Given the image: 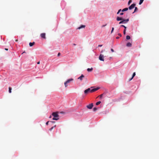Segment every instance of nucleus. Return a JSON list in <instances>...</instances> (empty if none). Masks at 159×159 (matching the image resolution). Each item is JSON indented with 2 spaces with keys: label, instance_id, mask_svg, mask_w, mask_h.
Instances as JSON below:
<instances>
[{
  "label": "nucleus",
  "instance_id": "1",
  "mask_svg": "<svg viewBox=\"0 0 159 159\" xmlns=\"http://www.w3.org/2000/svg\"><path fill=\"white\" fill-rule=\"evenodd\" d=\"M129 19H123L121 21H120L119 24H125L127 22H128L129 21Z\"/></svg>",
  "mask_w": 159,
  "mask_h": 159
},
{
  "label": "nucleus",
  "instance_id": "2",
  "mask_svg": "<svg viewBox=\"0 0 159 159\" xmlns=\"http://www.w3.org/2000/svg\"><path fill=\"white\" fill-rule=\"evenodd\" d=\"M52 115L55 118H58L59 117V116L57 112H53Z\"/></svg>",
  "mask_w": 159,
  "mask_h": 159
},
{
  "label": "nucleus",
  "instance_id": "3",
  "mask_svg": "<svg viewBox=\"0 0 159 159\" xmlns=\"http://www.w3.org/2000/svg\"><path fill=\"white\" fill-rule=\"evenodd\" d=\"M91 89L90 88H88L87 89L84 90V93L85 94H87L89 93H91Z\"/></svg>",
  "mask_w": 159,
  "mask_h": 159
},
{
  "label": "nucleus",
  "instance_id": "4",
  "mask_svg": "<svg viewBox=\"0 0 159 159\" xmlns=\"http://www.w3.org/2000/svg\"><path fill=\"white\" fill-rule=\"evenodd\" d=\"M93 106V105L92 103L89 104V105L87 106V107L89 109H91Z\"/></svg>",
  "mask_w": 159,
  "mask_h": 159
},
{
  "label": "nucleus",
  "instance_id": "5",
  "mask_svg": "<svg viewBox=\"0 0 159 159\" xmlns=\"http://www.w3.org/2000/svg\"><path fill=\"white\" fill-rule=\"evenodd\" d=\"M135 4L133 3L129 7V10H131L134 8V7L135 6Z\"/></svg>",
  "mask_w": 159,
  "mask_h": 159
},
{
  "label": "nucleus",
  "instance_id": "6",
  "mask_svg": "<svg viewBox=\"0 0 159 159\" xmlns=\"http://www.w3.org/2000/svg\"><path fill=\"white\" fill-rule=\"evenodd\" d=\"M84 78V75H83L82 74L80 77L78 78V79L80 81H82Z\"/></svg>",
  "mask_w": 159,
  "mask_h": 159
},
{
  "label": "nucleus",
  "instance_id": "7",
  "mask_svg": "<svg viewBox=\"0 0 159 159\" xmlns=\"http://www.w3.org/2000/svg\"><path fill=\"white\" fill-rule=\"evenodd\" d=\"M99 89V87H97L96 88L93 89H92L91 90V93H93V92H95L96 91L98 90Z\"/></svg>",
  "mask_w": 159,
  "mask_h": 159
},
{
  "label": "nucleus",
  "instance_id": "8",
  "mask_svg": "<svg viewBox=\"0 0 159 159\" xmlns=\"http://www.w3.org/2000/svg\"><path fill=\"white\" fill-rule=\"evenodd\" d=\"M45 35L46 34L45 33H43L41 34L40 36L42 38L45 39H46Z\"/></svg>",
  "mask_w": 159,
  "mask_h": 159
},
{
  "label": "nucleus",
  "instance_id": "9",
  "mask_svg": "<svg viewBox=\"0 0 159 159\" xmlns=\"http://www.w3.org/2000/svg\"><path fill=\"white\" fill-rule=\"evenodd\" d=\"M99 60H103L104 56L102 54H100L99 57Z\"/></svg>",
  "mask_w": 159,
  "mask_h": 159
},
{
  "label": "nucleus",
  "instance_id": "10",
  "mask_svg": "<svg viewBox=\"0 0 159 159\" xmlns=\"http://www.w3.org/2000/svg\"><path fill=\"white\" fill-rule=\"evenodd\" d=\"M73 80V79H69V80H68L66 82V83H67V84H69V83L71 81H72Z\"/></svg>",
  "mask_w": 159,
  "mask_h": 159
},
{
  "label": "nucleus",
  "instance_id": "11",
  "mask_svg": "<svg viewBox=\"0 0 159 159\" xmlns=\"http://www.w3.org/2000/svg\"><path fill=\"white\" fill-rule=\"evenodd\" d=\"M123 19L122 18L117 17L116 18V20L117 21L122 20Z\"/></svg>",
  "mask_w": 159,
  "mask_h": 159
},
{
  "label": "nucleus",
  "instance_id": "12",
  "mask_svg": "<svg viewBox=\"0 0 159 159\" xmlns=\"http://www.w3.org/2000/svg\"><path fill=\"white\" fill-rule=\"evenodd\" d=\"M126 46L128 47H131L132 46V44L130 42L126 44Z\"/></svg>",
  "mask_w": 159,
  "mask_h": 159
},
{
  "label": "nucleus",
  "instance_id": "13",
  "mask_svg": "<svg viewBox=\"0 0 159 159\" xmlns=\"http://www.w3.org/2000/svg\"><path fill=\"white\" fill-rule=\"evenodd\" d=\"M85 25H82L80 26L78 28V29H80L82 28H84L85 27Z\"/></svg>",
  "mask_w": 159,
  "mask_h": 159
},
{
  "label": "nucleus",
  "instance_id": "14",
  "mask_svg": "<svg viewBox=\"0 0 159 159\" xmlns=\"http://www.w3.org/2000/svg\"><path fill=\"white\" fill-rule=\"evenodd\" d=\"M135 73L134 72L133 74L132 77L129 80V81H130L131 80L133 79L134 77L135 76Z\"/></svg>",
  "mask_w": 159,
  "mask_h": 159
},
{
  "label": "nucleus",
  "instance_id": "15",
  "mask_svg": "<svg viewBox=\"0 0 159 159\" xmlns=\"http://www.w3.org/2000/svg\"><path fill=\"white\" fill-rule=\"evenodd\" d=\"M34 44V42H33V43L30 42L29 43V45L30 47L32 46Z\"/></svg>",
  "mask_w": 159,
  "mask_h": 159
},
{
  "label": "nucleus",
  "instance_id": "16",
  "mask_svg": "<svg viewBox=\"0 0 159 159\" xmlns=\"http://www.w3.org/2000/svg\"><path fill=\"white\" fill-rule=\"evenodd\" d=\"M128 10V8H125L123 9H122V11L123 12L124 11H127Z\"/></svg>",
  "mask_w": 159,
  "mask_h": 159
},
{
  "label": "nucleus",
  "instance_id": "17",
  "mask_svg": "<svg viewBox=\"0 0 159 159\" xmlns=\"http://www.w3.org/2000/svg\"><path fill=\"white\" fill-rule=\"evenodd\" d=\"M93 69L92 68H88L87 69V71L89 72L91 71Z\"/></svg>",
  "mask_w": 159,
  "mask_h": 159
},
{
  "label": "nucleus",
  "instance_id": "18",
  "mask_svg": "<svg viewBox=\"0 0 159 159\" xmlns=\"http://www.w3.org/2000/svg\"><path fill=\"white\" fill-rule=\"evenodd\" d=\"M144 0H140L139 2V5H141L142 4V3H143V1Z\"/></svg>",
  "mask_w": 159,
  "mask_h": 159
},
{
  "label": "nucleus",
  "instance_id": "19",
  "mask_svg": "<svg viewBox=\"0 0 159 159\" xmlns=\"http://www.w3.org/2000/svg\"><path fill=\"white\" fill-rule=\"evenodd\" d=\"M130 36L129 35H127L126 36V39H127V40H128V39H130Z\"/></svg>",
  "mask_w": 159,
  "mask_h": 159
},
{
  "label": "nucleus",
  "instance_id": "20",
  "mask_svg": "<svg viewBox=\"0 0 159 159\" xmlns=\"http://www.w3.org/2000/svg\"><path fill=\"white\" fill-rule=\"evenodd\" d=\"M120 27H123V28H124L126 30V27H125V25H120Z\"/></svg>",
  "mask_w": 159,
  "mask_h": 159
},
{
  "label": "nucleus",
  "instance_id": "21",
  "mask_svg": "<svg viewBox=\"0 0 159 159\" xmlns=\"http://www.w3.org/2000/svg\"><path fill=\"white\" fill-rule=\"evenodd\" d=\"M101 103V102L100 101L98 102H96V105H98L100 104Z\"/></svg>",
  "mask_w": 159,
  "mask_h": 159
},
{
  "label": "nucleus",
  "instance_id": "22",
  "mask_svg": "<svg viewBox=\"0 0 159 159\" xmlns=\"http://www.w3.org/2000/svg\"><path fill=\"white\" fill-rule=\"evenodd\" d=\"M132 2V0H129L128 2V5H129Z\"/></svg>",
  "mask_w": 159,
  "mask_h": 159
},
{
  "label": "nucleus",
  "instance_id": "23",
  "mask_svg": "<svg viewBox=\"0 0 159 159\" xmlns=\"http://www.w3.org/2000/svg\"><path fill=\"white\" fill-rule=\"evenodd\" d=\"M138 10V8L137 7H135V9H134V11L133 12V13H134V12H135V11H136L137 10Z\"/></svg>",
  "mask_w": 159,
  "mask_h": 159
},
{
  "label": "nucleus",
  "instance_id": "24",
  "mask_svg": "<svg viewBox=\"0 0 159 159\" xmlns=\"http://www.w3.org/2000/svg\"><path fill=\"white\" fill-rule=\"evenodd\" d=\"M66 82H65L64 83V85L65 86V87H66L68 86Z\"/></svg>",
  "mask_w": 159,
  "mask_h": 159
},
{
  "label": "nucleus",
  "instance_id": "25",
  "mask_svg": "<svg viewBox=\"0 0 159 159\" xmlns=\"http://www.w3.org/2000/svg\"><path fill=\"white\" fill-rule=\"evenodd\" d=\"M59 119V118H55V117H54V118H52V120H57Z\"/></svg>",
  "mask_w": 159,
  "mask_h": 159
},
{
  "label": "nucleus",
  "instance_id": "26",
  "mask_svg": "<svg viewBox=\"0 0 159 159\" xmlns=\"http://www.w3.org/2000/svg\"><path fill=\"white\" fill-rule=\"evenodd\" d=\"M97 110V108L96 107H94L93 108V110L94 111H96Z\"/></svg>",
  "mask_w": 159,
  "mask_h": 159
},
{
  "label": "nucleus",
  "instance_id": "27",
  "mask_svg": "<svg viewBox=\"0 0 159 159\" xmlns=\"http://www.w3.org/2000/svg\"><path fill=\"white\" fill-rule=\"evenodd\" d=\"M103 95V94H101L99 96V97H100V98H102V96Z\"/></svg>",
  "mask_w": 159,
  "mask_h": 159
},
{
  "label": "nucleus",
  "instance_id": "28",
  "mask_svg": "<svg viewBox=\"0 0 159 159\" xmlns=\"http://www.w3.org/2000/svg\"><path fill=\"white\" fill-rule=\"evenodd\" d=\"M121 11V9H119V10H118V11L117 12V14H119V13L120 12V11Z\"/></svg>",
  "mask_w": 159,
  "mask_h": 159
},
{
  "label": "nucleus",
  "instance_id": "29",
  "mask_svg": "<svg viewBox=\"0 0 159 159\" xmlns=\"http://www.w3.org/2000/svg\"><path fill=\"white\" fill-rule=\"evenodd\" d=\"M54 128V127H52L50 129H49V130L50 131H52V130Z\"/></svg>",
  "mask_w": 159,
  "mask_h": 159
},
{
  "label": "nucleus",
  "instance_id": "30",
  "mask_svg": "<svg viewBox=\"0 0 159 159\" xmlns=\"http://www.w3.org/2000/svg\"><path fill=\"white\" fill-rule=\"evenodd\" d=\"M123 33L124 34H125L126 33V30L124 29L123 31Z\"/></svg>",
  "mask_w": 159,
  "mask_h": 159
},
{
  "label": "nucleus",
  "instance_id": "31",
  "mask_svg": "<svg viewBox=\"0 0 159 159\" xmlns=\"http://www.w3.org/2000/svg\"><path fill=\"white\" fill-rule=\"evenodd\" d=\"M114 30V28L113 27H112V28L111 31V33H112L113 31Z\"/></svg>",
  "mask_w": 159,
  "mask_h": 159
},
{
  "label": "nucleus",
  "instance_id": "32",
  "mask_svg": "<svg viewBox=\"0 0 159 159\" xmlns=\"http://www.w3.org/2000/svg\"><path fill=\"white\" fill-rule=\"evenodd\" d=\"M111 51L112 52H114V50H113V49H112V48H111Z\"/></svg>",
  "mask_w": 159,
  "mask_h": 159
},
{
  "label": "nucleus",
  "instance_id": "33",
  "mask_svg": "<svg viewBox=\"0 0 159 159\" xmlns=\"http://www.w3.org/2000/svg\"><path fill=\"white\" fill-rule=\"evenodd\" d=\"M102 45H98V47H102Z\"/></svg>",
  "mask_w": 159,
  "mask_h": 159
},
{
  "label": "nucleus",
  "instance_id": "34",
  "mask_svg": "<svg viewBox=\"0 0 159 159\" xmlns=\"http://www.w3.org/2000/svg\"><path fill=\"white\" fill-rule=\"evenodd\" d=\"M49 121H47L46 123V125H48V122H49Z\"/></svg>",
  "mask_w": 159,
  "mask_h": 159
},
{
  "label": "nucleus",
  "instance_id": "35",
  "mask_svg": "<svg viewBox=\"0 0 159 159\" xmlns=\"http://www.w3.org/2000/svg\"><path fill=\"white\" fill-rule=\"evenodd\" d=\"M123 14H124V13L123 12H121L120 13V15H123Z\"/></svg>",
  "mask_w": 159,
  "mask_h": 159
},
{
  "label": "nucleus",
  "instance_id": "36",
  "mask_svg": "<svg viewBox=\"0 0 159 159\" xmlns=\"http://www.w3.org/2000/svg\"><path fill=\"white\" fill-rule=\"evenodd\" d=\"M106 25H106H106H102V27H104V26H106Z\"/></svg>",
  "mask_w": 159,
  "mask_h": 159
},
{
  "label": "nucleus",
  "instance_id": "37",
  "mask_svg": "<svg viewBox=\"0 0 159 159\" xmlns=\"http://www.w3.org/2000/svg\"><path fill=\"white\" fill-rule=\"evenodd\" d=\"M60 55V53H58V54L57 56H59Z\"/></svg>",
  "mask_w": 159,
  "mask_h": 159
},
{
  "label": "nucleus",
  "instance_id": "38",
  "mask_svg": "<svg viewBox=\"0 0 159 159\" xmlns=\"http://www.w3.org/2000/svg\"><path fill=\"white\" fill-rule=\"evenodd\" d=\"M118 35L119 36H120V37L121 36V35L120 34H119Z\"/></svg>",
  "mask_w": 159,
  "mask_h": 159
},
{
  "label": "nucleus",
  "instance_id": "39",
  "mask_svg": "<svg viewBox=\"0 0 159 159\" xmlns=\"http://www.w3.org/2000/svg\"><path fill=\"white\" fill-rule=\"evenodd\" d=\"M8 89H9V93H10V87H9Z\"/></svg>",
  "mask_w": 159,
  "mask_h": 159
},
{
  "label": "nucleus",
  "instance_id": "40",
  "mask_svg": "<svg viewBox=\"0 0 159 159\" xmlns=\"http://www.w3.org/2000/svg\"><path fill=\"white\" fill-rule=\"evenodd\" d=\"M37 64H40V61H39V62H37Z\"/></svg>",
  "mask_w": 159,
  "mask_h": 159
},
{
  "label": "nucleus",
  "instance_id": "41",
  "mask_svg": "<svg viewBox=\"0 0 159 159\" xmlns=\"http://www.w3.org/2000/svg\"><path fill=\"white\" fill-rule=\"evenodd\" d=\"M119 38V37H116V39H118Z\"/></svg>",
  "mask_w": 159,
  "mask_h": 159
},
{
  "label": "nucleus",
  "instance_id": "42",
  "mask_svg": "<svg viewBox=\"0 0 159 159\" xmlns=\"http://www.w3.org/2000/svg\"><path fill=\"white\" fill-rule=\"evenodd\" d=\"M51 122H52V123H55V121H51Z\"/></svg>",
  "mask_w": 159,
  "mask_h": 159
},
{
  "label": "nucleus",
  "instance_id": "43",
  "mask_svg": "<svg viewBox=\"0 0 159 159\" xmlns=\"http://www.w3.org/2000/svg\"><path fill=\"white\" fill-rule=\"evenodd\" d=\"M52 117V116L51 115L49 117V118H51Z\"/></svg>",
  "mask_w": 159,
  "mask_h": 159
},
{
  "label": "nucleus",
  "instance_id": "44",
  "mask_svg": "<svg viewBox=\"0 0 159 159\" xmlns=\"http://www.w3.org/2000/svg\"><path fill=\"white\" fill-rule=\"evenodd\" d=\"M56 125H55L54 126H53V127H54V128H55L56 127Z\"/></svg>",
  "mask_w": 159,
  "mask_h": 159
},
{
  "label": "nucleus",
  "instance_id": "45",
  "mask_svg": "<svg viewBox=\"0 0 159 159\" xmlns=\"http://www.w3.org/2000/svg\"><path fill=\"white\" fill-rule=\"evenodd\" d=\"M73 45L74 46H75V45H76V44H75V43H74V44H73Z\"/></svg>",
  "mask_w": 159,
  "mask_h": 159
},
{
  "label": "nucleus",
  "instance_id": "46",
  "mask_svg": "<svg viewBox=\"0 0 159 159\" xmlns=\"http://www.w3.org/2000/svg\"><path fill=\"white\" fill-rule=\"evenodd\" d=\"M16 41H18V40H17V39H16Z\"/></svg>",
  "mask_w": 159,
  "mask_h": 159
},
{
  "label": "nucleus",
  "instance_id": "47",
  "mask_svg": "<svg viewBox=\"0 0 159 159\" xmlns=\"http://www.w3.org/2000/svg\"><path fill=\"white\" fill-rule=\"evenodd\" d=\"M10 90H11V88Z\"/></svg>",
  "mask_w": 159,
  "mask_h": 159
}]
</instances>
